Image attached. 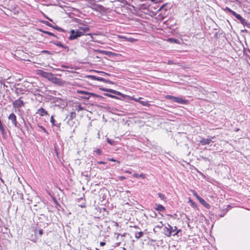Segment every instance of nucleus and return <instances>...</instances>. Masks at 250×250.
Returning <instances> with one entry per match:
<instances>
[{
    "label": "nucleus",
    "instance_id": "6e6552de",
    "mask_svg": "<svg viewBox=\"0 0 250 250\" xmlns=\"http://www.w3.org/2000/svg\"><path fill=\"white\" fill-rule=\"evenodd\" d=\"M53 83L58 84L59 85H62L63 84V82L62 80L58 78H57L54 75L51 80L50 81Z\"/></svg>",
    "mask_w": 250,
    "mask_h": 250
},
{
    "label": "nucleus",
    "instance_id": "20e7f679",
    "mask_svg": "<svg viewBox=\"0 0 250 250\" xmlns=\"http://www.w3.org/2000/svg\"><path fill=\"white\" fill-rule=\"evenodd\" d=\"M167 98L172 100L174 102H176L179 104H185L187 102V100H184L180 97H176L171 95L167 96Z\"/></svg>",
    "mask_w": 250,
    "mask_h": 250
},
{
    "label": "nucleus",
    "instance_id": "aec40b11",
    "mask_svg": "<svg viewBox=\"0 0 250 250\" xmlns=\"http://www.w3.org/2000/svg\"><path fill=\"white\" fill-rule=\"evenodd\" d=\"M133 176L136 178L141 177L142 179H145L146 178L145 175L143 173H141L140 175L137 173H134V174H133Z\"/></svg>",
    "mask_w": 250,
    "mask_h": 250
},
{
    "label": "nucleus",
    "instance_id": "c756f323",
    "mask_svg": "<svg viewBox=\"0 0 250 250\" xmlns=\"http://www.w3.org/2000/svg\"><path fill=\"white\" fill-rule=\"evenodd\" d=\"M225 11H227L229 12L230 13H231L232 15V13H233L234 11L230 9L229 7H226L225 8Z\"/></svg>",
    "mask_w": 250,
    "mask_h": 250
},
{
    "label": "nucleus",
    "instance_id": "393cba45",
    "mask_svg": "<svg viewBox=\"0 0 250 250\" xmlns=\"http://www.w3.org/2000/svg\"><path fill=\"white\" fill-rule=\"evenodd\" d=\"M0 131L1 132L2 135H3V137H5L6 136V132L5 131V129L3 126L0 127Z\"/></svg>",
    "mask_w": 250,
    "mask_h": 250
},
{
    "label": "nucleus",
    "instance_id": "0eeeda50",
    "mask_svg": "<svg viewBox=\"0 0 250 250\" xmlns=\"http://www.w3.org/2000/svg\"><path fill=\"white\" fill-rule=\"evenodd\" d=\"M24 102L21 100V98L13 102V104L15 108H20L24 106Z\"/></svg>",
    "mask_w": 250,
    "mask_h": 250
},
{
    "label": "nucleus",
    "instance_id": "dca6fc26",
    "mask_svg": "<svg viewBox=\"0 0 250 250\" xmlns=\"http://www.w3.org/2000/svg\"><path fill=\"white\" fill-rule=\"evenodd\" d=\"M76 114L75 112H71L70 114L69 119L67 121V123L69 124L70 121L72 120L73 119H74L76 117Z\"/></svg>",
    "mask_w": 250,
    "mask_h": 250
},
{
    "label": "nucleus",
    "instance_id": "f257e3e1",
    "mask_svg": "<svg viewBox=\"0 0 250 250\" xmlns=\"http://www.w3.org/2000/svg\"><path fill=\"white\" fill-rule=\"evenodd\" d=\"M84 35V33L83 32L80 31L78 30H71L70 32V35L69 37V39L70 40H73Z\"/></svg>",
    "mask_w": 250,
    "mask_h": 250
},
{
    "label": "nucleus",
    "instance_id": "f8f14e48",
    "mask_svg": "<svg viewBox=\"0 0 250 250\" xmlns=\"http://www.w3.org/2000/svg\"><path fill=\"white\" fill-rule=\"evenodd\" d=\"M141 99H142V98H139L138 99H134V100L136 102H139L141 104H142L144 106H149L150 104H149V103L147 101H142Z\"/></svg>",
    "mask_w": 250,
    "mask_h": 250
},
{
    "label": "nucleus",
    "instance_id": "de8ad7c7",
    "mask_svg": "<svg viewBox=\"0 0 250 250\" xmlns=\"http://www.w3.org/2000/svg\"><path fill=\"white\" fill-rule=\"evenodd\" d=\"M121 178L122 179H124L125 178L124 177H121Z\"/></svg>",
    "mask_w": 250,
    "mask_h": 250
},
{
    "label": "nucleus",
    "instance_id": "473e14b6",
    "mask_svg": "<svg viewBox=\"0 0 250 250\" xmlns=\"http://www.w3.org/2000/svg\"><path fill=\"white\" fill-rule=\"evenodd\" d=\"M115 93L116 95L122 96L123 97H124L125 96V95L124 94L121 93V92H120L119 91H116V92Z\"/></svg>",
    "mask_w": 250,
    "mask_h": 250
},
{
    "label": "nucleus",
    "instance_id": "4be33fe9",
    "mask_svg": "<svg viewBox=\"0 0 250 250\" xmlns=\"http://www.w3.org/2000/svg\"><path fill=\"white\" fill-rule=\"evenodd\" d=\"M40 31L41 32H42V33H44L45 34H48L49 35L52 36H54V37L57 38V36L56 35H55L53 33H51L50 32L47 31H44V30H41Z\"/></svg>",
    "mask_w": 250,
    "mask_h": 250
},
{
    "label": "nucleus",
    "instance_id": "423d86ee",
    "mask_svg": "<svg viewBox=\"0 0 250 250\" xmlns=\"http://www.w3.org/2000/svg\"><path fill=\"white\" fill-rule=\"evenodd\" d=\"M8 119L11 121L13 125L16 127H18V125L17 121V117L16 116L14 113H11L9 115L8 117Z\"/></svg>",
    "mask_w": 250,
    "mask_h": 250
},
{
    "label": "nucleus",
    "instance_id": "a18cd8bd",
    "mask_svg": "<svg viewBox=\"0 0 250 250\" xmlns=\"http://www.w3.org/2000/svg\"><path fill=\"white\" fill-rule=\"evenodd\" d=\"M39 233H40V234H42V230H40Z\"/></svg>",
    "mask_w": 250,
    "mask_h": 250
},
{
    "label": "nucleus",
    "instance_id": "9d476101",
    "mask_svg": "<svg viewBox=\"0 0 250 250\" xmlns=\"http://www.w3.org/2000/svg\"><path fill=\"white\" fill-rule=\"evenodd\" d=\"M211 140L210 138H202L200 141V143L202 145H206L210 143Z\"/></svg>",
    "mask_w": 250,
    "mask_h": 250
},
{
    "label": "nucleus",
    "instance_id": "e433bc0d",
    "mask_svg": "<svg viewBox=\"0 0 250 250\" xmlns=\"http://www.w3.org/2000/svg\"><path fill=\"white\" fill-rule=\"evenodd\" d=\"M107 91L110 92V93L115 94V92H116V90L113 89H109L108 90H107Z\"/></svg>",
    "mask_w": 250,
    "mask_h": 250
},
{
    "label": "nucleus",
    "instance_id": "72a5a7b5",
    "mask_svg": "<svg viewBox=\"0 0 250 250\" xmlns=\"http://www.w3.org/2000/svg\"><path fill=\"white\" fill-rule=\"evenodd\" d=\"M163 226V224L162 222H159V224L156 226L157 228H162Z\"/></svg>",
    "mask_w": 250,
    "mask_h": 250
},
{
    "label": "nucleus",
    "instance_id": "6ab92c4d",
    "mask_svg": "<svg viewBox=\"0 0 250 250\" xmlns=\"http://www.w3.org/2000/svg\"><path fill=\"white\" fill-rule=\"evenodd\" d=\"M55 120L53 116H51V118H50V122L51 123L52 125H53L56 126L57 127H60L61 124L59 123V124H55Z\"/></svg>",
    "mask_w": 250,
    "mask_h": 250
},
{
    "label": "nucleus",
    "instance_id": "4c0bfd02",
    "mask_svg": "<svg viewBox=\"0 0 250 250\" xmlns=\"http://www.w3.org/2000/svg\"><path fill=\"white\" fill-rule=\"evenodd\" d=\"M97 163L98 164H100V165L106 164V162H105L104 161H98Z\"/></svg>",
    "mask_w": 250,
    "mask_h": 250
},
{
    "label": "nucleus",
    "instance_id": "c03bdc74",
    "mask_svg": "<svg viewBox=\"0 0 250 250\" xmlns=\"http://www.w3.org/2000/svg\"><path fill=\"white\" fill-rule=\"evenodd\" d=\"M82 109H82V107L81 106H79V107L78 111H80V110H82Z\"/></svg>",
    "mask_w": 250,
    "mask_h": 250
},
{
    "label": "nucleus",
    "instance_id": "bb28decb",
    "mask_svg": "<svg viewBox=\"0 0 250 250\" xmlns=\"http://www.w3.org/2000/svg\"><path fill=\"white\" fill-rule=\"evenodd\" d=\"M232 15H233L238 20L242 17L240 15L236 13L235 12L232 13Z\"/></svg>",
    "mask_w": 250,
    "mask_h": 250
},
{
    "label": "nucleus",
    "instance_id": "ea45409f",
    "mask_svg": "<svg viewBox=\"0 0 250 250\" xmlns=\"http://www.w3.org/2000/svg\"><path fill=\"white\" fill-rule=\"evenodd\" d=\"M52 28H54V29H57V30H60V29H61V28H60V27H58V26H54L53 25Z\"/></svg>",
    "mask_w": 250,
    "mask_h": 250
},
{
    "label": "nucleus",
    "instance_id": "79ce46f5",
    "mask_svg": "<svg viewBox=\"0 0 250 250\" xmlns=\"http://www.w3.org/2000/svg\"><path fill=\"white\" fill-rule=\"evenodd\" d=\"M189 202H190L191 203L192 206H193L194 205V203L190 199H189Z\"/></svg>",
    "mask_w": 250,
    "mask_h": 250
},
{
    "label": "nucleus",
    "instance_id": "f704fd0d",
    "mask_svg": "<svg viewBox=\"0 0 250 250\" xmlns=\"http://www.w3.org/2000/svg\"><path fill=\"white\" fill-rule=\"evenodd\" d=\"M108 160L112 162H117L118 164H120V162L119 161H117L113 158L109 159Z\"/></svg>",
    "mask_w": 250,
    "mask_h": 250
},
{
    "label": "nucleus",
    "instance_id": "58836bf2",
    "mask_svg": "<svg viewBox=\"0 0 250 250\" xmlns=\"http://www.w3.org/2000/svg\"><path fill=\"white\" fill-rule=\"evenodd\" d=\"M100 244L101 246H104L105 245V243L104 242H101Z\"/></svg>",
    "mask_w": 250,
    "mask_h": 250
},
{
    "label": "nucleus",
    "instance_id": "b1692460",
    "mask_svg": "<svg viewBox=\"0 0 250 250\" xmlns=\"http://www.w3.org/2000/svg\"><path fill=\"white\" fill-rule=\"evenodd\" d=\"M191 192H192V194L197 198V199L198 200L199 198L201 197L198 195L196 191L194 190H191Z\"/></svg>",
    "mask_w": 250,
    "mask_h": 250
},
{
    "label": "nucleus",
    "instance_id": "9b49d317",
    "mask_svg": "<svg viewBox=\"0 0 250 250\" xmlns=\"http://www.w3.org/2000/svg\"><path fill=\"white\" fill-rule=\"evenodd\" d=\"M199 202L205 208H210V205L208 203L205 201V200L202 198H200L198 200Z\"/></svg>",
    "mask_w": 250,
    "mask_h": 250
},
{
    "label": "nucleus",
    "instance_id": "f3484780",
    "mask_svg": "<svg viewBox=\"0 0 250 250\" xmlns=\"http://www.w3.org/2000/svg\"><path fill=\"white\" fill-rule=\"evenodd\" d=\"M143 235L144 233L142 231L137 232L135 233V237L136 239H139L141 238Z\"/></svg>",
    "mask_w": 250,
    "mask_h": 250
},
{
    "label": "nucleus",
    "instance_id": "f03ea898",
    "mask_svg": "<svg viewBox=\"0 0 250 250\" xmlns=\"http://www.w3.org/2000/svg\"><path fill=\"white\" fill-rule=\"evenodd\" d=\"M38 74L41 76L48 79L49 81H51L54 74L52 73L47 72L44 71L42 70H38Z\"/></svg>",
    "mask_w": 250,
    "mask_h": 250
},
{
    "label": "nucleus",
    "instance_id": "c85d7f7f",
    "mask_svg": "<svg viewBox=\"0 0 250 250\" xmlns=\"http://www.w3.org/2000/svg\"><path fill=\"white\" fill-rule=\"evenodd\" d=\"M38 127L41 128L42 130H43L46 134H48V132L45 129V128L42 126V125H39Z\"/></svg>",
    "mask_w": 250,
    "mask_h": 250
},
{
    "label": "nucleus",
    "instance_id": "2eb2a0df",
    "mask_svg": "<svg viewBox=\"0 0 250 250\" xmlns=\"http://www.w3.org/2000/svg\"><path fill=\"white\" fill-rule=\"evenodd\" d=\"M177 228L176 226H175V227H172V229H171V233H172V232H173L176 231V232H175V233H174V234H173V236H175V235H178V233H179L180 231H181V230H180V229H178V230H177Z\"/></svg>",
    "mask_w": 250,
    "mask_h": 250
},
{
    "label": "nucleus",
    "instance_id": "37998d69",
    "mask_svg": "<svg viewBox=\"0 0 250 250\" xmlns=\"http://www.w3.org/2000/svg\"><path fill=\"white\" fill-rule=\"evenodd\" d=\"M108 95L109 97H112V98H116V97H115V96H113V95Z\"/></svg>",
    "mask_w": 250,
    "mask_h": 250
},
{
    "label": "nucleus",
    "instance_id": "4468645a",
    "mask_svg": "<svg viewBox=\"0 0 250 250\" xmlns=\"http://www.w3.org/2000/svg\"><path fill=\"white\" fill-rule=\"evenodd\" d=\"M155 208L159 211H164L165 210V207L161 205H156V207Z\"/></svg>",
    "mask_w": 250,
    "mask_h": 250
},
{
    "label": "nucleus",
    "instance_id": "7ed1b4c3",
    "mask_svg": "<svg viewBox=\"0 0 250 250\" xmlns=\"http://www.w3.org/2000/svg\"><path fill=\"white\" fill-rule=\"evenodd\" d=\"M77 93L78 94H84V96L82 97V98L86 100H88L89 99L90 95L92 96L93 97H97L98 96V95H97L95 93H90V92H88L85 91L83 90H77Z\"/></svg>",
    "mask_w": 250,
    "mask_h": 250
},
{
    "label": "nucleus",
    "instance_id": "a19ab883",
    "mask_svg": "<svg viewBox=\"0 0 250 250\" xmlns=\"http://www.w3.org/2000/svg\"><path fill=\"white\" fill-rule=\"evenodd\" d=\"M42 53H47V54H50L49 53V51H47V50H43L42 51Z\"/></svg>",
    "mask_w": 250,
    "mask_h": 250
},
{
    "label": "nucleus",
    "instance_id": "c9c22d12",
    "mask_svg": "<svg viewBox=\"0 0 250 250\" xmlns=\"http://www.w3.org/2000/svg\"><path fill=\"white\" fill-rule=\"evenodd\" d=\"M56 45L58 46L61 47H63V45L62 43H61L60 42H58L56 43Z\"/></svg>",
    "mask_w": 250,
    "mask_h": 250
},
{
    "label": "nucleus",
    "instance_id": "39448f33",
    "mask_svg": "<svg viewBox=\"0 0 250 250\" xmlns=\"http://www.w3.org/2000/svg\"><path fill=\"white\" fill-rule=\"evenodd\" d=\"M171 229L172 226L169 224H167V225L163 228V232L165 235L170 237L171 235Z\"/></svg>",
    "mask_w": 250,
    "mask_h": 250
},
{
    "label": "nucleus",
    "instance_id": "1a4fd4ad",
    "mask_svg": "<svg viewBox=\"0 0 250 250\" xmlns=\"http://www.w3.org/2000/svg\"><path fill=\"white\" fill-rule=\"evenodd\" d=\"M36 113L39 114L42 117H43V116L48 115L47 112L42 107L39 108L37 110V112Z\"/></svg>",
    "mask_w": 250,
    "mask_h": 250
},
{
    "label": "nucleus",
    "instance_id": "49530a36",
    "mask_svg": "<svg viewBox=\"0 0 250 250\" xmlns=\"http://www.w3.org/2000/svg\"><path fill=\"white\" fill-rule=\"evenodd\" d=\"M87 35L90 36L91 37H92V35L90 33L87 34Z\"/></svg>",
    "mask_w": 250,
    "mask_h": 250
},
{
    "label": "nucleus",
    "instance_id": "7c9ffc66",
    "mask_svg": "<svg viewBox=\"0 0 250 250\" xmlns=\"http://www.w3.org/2000/svg\"><path fill=\"white\" fill-rule=\"evenodd\" d=\"M43 23L45 24H46V25H47V26H49L50 27H53V25L51 23H49L47 21H43Z\"/></svg>",
    "mask_w": 250,
    "mask_h": 250
},
{
    "label": "nucleus",
    "instance_id": "8fccbe9b",
    "mask_svg": "<svg viewBox=\"0 0 250 250\" xmlns=\"http://www.w3.org/2000/svg\"><path fill=\"white\" fill-rule=\"evenodd\" d=\"M116 226H118V223H116Z\"/></svg>",
    "mask_w": 250,
    "mask_h": 250
},
{
    "label": "nucleus",
    "instance_id": "cd10ccee",
    "mask_svg": "<svg viewBox=\"0 0 250 250\" xmlns=\"http://www.w3.org/2000/svg\"><path fill=\"white\" fill-rule=\"evenodd\" d=\"M158 197L162 200H165V196L164 194L161 193H158Z\"/></svg>",
    "mask_w": 250,
    "mask_h": 250
},
{
    "label": "nucleus",
    "instance_id": "3c124183",
    "mask_svg": "<svg viewBox=\"0 0 250 250\" xmlns=\"http://www.w3.org/2000/svg\"><path fill=\"white\" fill-rule=\"evenodd\" d=\"M96 250H99L98 249L96 248Z\"/></svg>",
    "mask_w": 250,
    "mask_h": 250
},
{
    "label": "nucleus",
    "instance_id": "ddd939ff",
    "mask_svg": "<svg viewBox=\"0 0 250 250\" xmlns=\"http://www.w3.org/2000/svg\"><path fill=\"white\" fill-rule=\"evenodd\" d=\"M89 77L91 78L93 80H97L100 82H105V80L102 77H97L95 76H89Z\"/></svg>",
    "mask_w": 250,
    "mask_h": 250
},
{
    "label": "nucleus",
    "instance_id": "2f4dec72",
    "mask_svg": "<svg viewBox=\"0 0 250 250\" xmlns=\"http://www.w3.org/2000/svg\"><path fill=\"white\" fill-rule=\"evenodd\" d=\"M107 142H108V143H109L111 145H114V141H112L111 140L109 139L108 138H107Z\"/></svg>",
    "mask_w": 250,
    "mask_h": 250
},
{
    "label": "nucleus",
    "instance_id": "a211bd4d",
    "mask_svg": "<svg viewBox=\"0 0 250 250\" xmlns=\"http://www.w3.org/2000/svg\"><path fill=\"white\" fill-rule=\"evenodd\" d=\"M78 28L79 29L82 30L83 31L82 32H83L84 33V32L89 31V28L88 27H85V26L80 25L78 27Z\"/></svg>",
    "mask_w": 250,
    "mask_h": 250
},
{
    "label": "nucleus",
    "instance_id": "412c9836",
    "mask_svg": "<svg viewBox=\"0 0 250 250\" xmlns=\"http://www.w3.org/2000/svg\"><path fill=\"white\" fill-rule=\"evenodd\" d=\"M167 40L172 43H179V41L175 39L168 38Z\"/></svg>",
    "mask_w": 250,
    "mask_h": 250
},
{
    "label": "nucleus",
    "instance_id": "a878e982",
    "mask_svg": "<svg viewBox=\"0 0 250 250\" xmlns=\"http://www.w3.org/2000/svg\"><path fill=\"white\" fill-rule=\"evenodd\" d=\"M239 21H240V22L243 24V25H247V21H246V20H245L244 18H243L242 17H241L239 20Z\"/></svg>",
    "mask_w": 250,
    "mask_h": 250
},
{
    "label": "nucleus",
    "instance_id": "09e8293b",
    "mask_svg": "<svg viewBox=\"0 0 250 250\" xmlns=\"http://www.w3.org/2000/svg\"><path fill=\"white\" fill-rule=\"evenodd\" d=\"M126 172L129 173H130V172H129V171H126Z\"/></svg>",
    "mask_w": 250,
    "mask_h": 250
},
{
    "label": "nucleus",
    "instance_id": "5701e85b",
    "mask_svg": "<svg viewBox=\"0 0 250 250\" xmlns=\"http://www.w3.org/2000/svg\"><path fill=\"white\" fill-rule=\"evenodd\" d=\"M94 152L99 155H101L102 153V151L101 150V149L98 148H94Z\"/></svg>",
    "mask_w": 250,
    "mask_h": 250
}]
</instances>
